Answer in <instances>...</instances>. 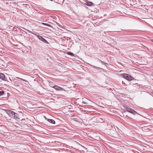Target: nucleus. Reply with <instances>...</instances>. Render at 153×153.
Instances as JSON below:
<instances>
[{
	"instance_id": "f257e3e1",
	"label": "nucleus",
	"mask_w": 153,
	"mask_h": 153,
	"mask_svg": "<svg viewBox=\"0 0 153 153\" xmlns=\"http://www.w3.org/2000/svg\"><path fill=\"white\" fill-rule=\"evenodd\" d=\"M5 111L9 116L11 117L15 118H18V115L16 113L9 110H6Z\"/></svg>"
},
{
	"instance_id": "f03ea898",
	"label": "nucleus",
	"mask_w": 153,
	"mask_h": 153,
	"mask_svg": "<svg viewBox=\"0 0 153 153\" xmlns=\"http://www.w3.org/2000/svg\"><path fill=\"white\" fill-rule=\"evenodd\" d=\"M123 76L125 79L129 81L132 80L133 78L131 75L127 74H124Z\"/></svg>"
},
{
	"instance_id": "7ed1b4c3",
	"label": "nucleus",
	"mask_w": 153,
	"mask_h": 153,
	"mask_svg": "<svg viewBox=\"0 0 153 153\" xmlns=\"http://www.w3.org/2000/svg\"><path fill=\"white\" fill-rule=\"evenodd\" d=\"M126 109L127 111L133 114H136L137 113L136 111L129 108L126 107Z\"/></svg>"
},
{
	"instance_id": "20e7f679",
	"label": "nucleus",
	"mask_w": 153,
	"mask_h": 153,
	"mask_svg": "<svg viewBox=\"0 0 153 153\" xmlns=\"http://www.w3.org/2000/svg\"><path fill=\"white\" fill-rule=\"evenodd\" d=\"M85 4L88 6H94V4L92 2L88 1L87 0H85Z\"/></svg>"
},
{
	"instance_id": "39448f33",
	"label": "nucleus",
	"mask_w": 153,
	"mask_h": 153,
	"mask_svg": "<svg viewBox=\"0 0 153 153\" xmlns=\"http://www.w3.org/2000/svg\"><path fill=\"white\" fill-rule=\"evenodd\" d=\"M38 38L40 40L44 42L45 43L48 42L47 41L44 39L42 36H39L38 35L37 36Z\"/></svg>"
},
{
	"instance_id": "423d86ee",
	"label": "nucleus",
	"mask_w": 153,
	"mask_h": 153,
	"mask_svg": "<svg viewBox=\"0 0 153 153\" xmlns=\"http://www.w3.org/2000/svg\"><path fill=\"white\" fill-rule=\"evenodd\" d=\"M53 87L56 90L61 91L63 90V89L61 87L57 85H55L53 86Z\"/></svg>"
},
{
	"instance_id": "0eeeda50",
	"label": "nucleus",
	"mask_w": 153,
	"mask_h": 153,
	"mask_svg": "<svg viewBox=\"0 0 153 153\" xmlns=\"http://www.w3.org/2000/svg\"><path fill=\"white\" fill-rule=\"evenodd\" d=\"M0 78L2 80H4L5 79V75L3 74L0 73Z\"/></svg>"
},
{
	"instance_id": "6e6552de",
	"label": "nucleus",
	"mask_w": 153,
	"mask_h": 153,
	"mask_svg": "<svg viewBox=\"0 0 153 153\" xmlns=\"http://www.w3.org/2000/svg\"><path fill=\"white\" fill-rule=\"evenodd\" d=\"M48 122L52 123H55V121L54 120L52 119H48Z\"/></svg>"
},
{
	"instance_id": "1a4fd4ad",
	"label": "nucleus",
	"mask_w": 153,
	"mask_h": 153,
	"mask_svg": "<svg viewBox=\"0 0 153 153\" xmlns=\"http://www.w3.org/2000/svg\"><path fill=\"white\" fill-rule=\"evenodd\" d=\"M42 24H43V25H46V26H49V27H50L51 26V25H50L48 24H47V23H42Z\"/></svg>"
},
{
	"instance_id": "9d476101",
	"label": "nucleus",
	"mask_w": 153,
	"mask_h": 153,
	"mask_svg": "<svg viewBox=\"0 0 153 153\" xmlns=\"http://www.w3.org/2000/svg\"><path fill=\"white\" fill-rule=\"evenodd\" d=\"M67 54L70 55H71V56H73V54L71 53V52H68L67 53Z\"/></svg>"
},
{
	"instance_id": "9b49d317",
	"label": "nucleus",
	"mask_w": 153,
	"mask_h": 153,
	"mask_svg": "<svg viewBox=\"0 0 153 153\" xmlns=\"http://www.w3.org/2000/svg\"><path fill=\"white\" fill-rule=\"evenodd\" d=\"M4 93V91H0V96H1Z\"/></svg>"
},
{
	"instance_id": "f8f14e48",
	"label": "nucleus",
	"mask_w": 153,
	"mask_h": 153,
	"mask_svg": "<svg viewBox=\"0 0 153 153\" xmlns=\"http://www.w3.org/2000/svg\"><path fill=\"white\" fill-rule=\"evenodd\" d=\"M94 68H97V67H95V66H94Z\"/></svg>"
},
{
	"instance_id": "ddd939ff",
	"label": "nucleus",
	"mask_w": 153,
	"mask_h": 153,
	"mask_svg": "<svg viewBox=\"0 0 153 153\" xmlns=\"http://www.w3.org/2000/svg\"><path fill=\"white\" fill-rule=\"evenodd\" d=\"M152 41L153 42V40H152Z\"/></svg>"
}]
</instances>
